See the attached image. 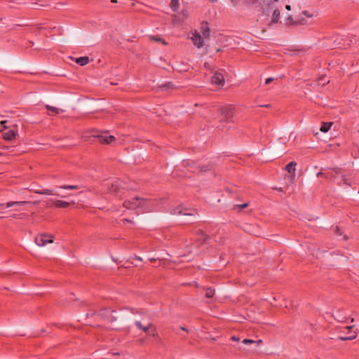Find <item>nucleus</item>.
Masks as SVG:
<instances>
[{
	"label": "nucleus",
	"instance_id": "18",
	"mask_svg": "<svg viewBox=\"0 0 359 359\" xmlns=\"http://www.w3.org/2000/svg\"><path fill=\"white\" fill-rule=\"evenodd\" d=\"M46 109L50 111L51 113H49L48 114L50 116L53 115V114H59L60 112L61 111H64L63 109H60L59 108H57V107H53V106H50L49 104H46Z\"/></svg>",
	"mask_w": 359,
	"mask_h": 359
},
{
	"label": "nucleus",
	"instance_id": "57",
	"mask_svg": "<svg viewBox=\"0 0 359 359\" xmlns=\"http://www.w3.org/2000/svg\"><path fill=\"white\" fill-rule=\"evenodd\" d=\"M316 256L317 258H319V256H318V254H316Z\"/></svg>",
	"mask_w": 359,
	"mask_h": 359
},
{
	"label": "nucleus",
	"instance_id": "43",
	"mask_svg": "<svg viewBox=\"0 0 359 359\" xmlns=\"http://www.w3.org/2000/svg\"><path fill=\"white\" fill-rule=\"evenodd\" d=\"M285 8H286L287 11H290V10H291V6H290V5H286Z\"/></svg>",
	"mask_w": 359,
	"mask_h": 359
},
{
	"label": "nucleus",
	"instance_id": "9",
	"mask_svg": "<svg viewBox=\"0 0 359 359\" xmlns=\"http://www.w3.org/2000/svg\"><path fill=\"white\" fill-rule=\"evenodd\" d=\"M211 83L219 88H222L225 84L224 75L221 72L215 71L211 76Z\"/></svg>",
	"mask_w": 359,
	"mask_h": 359
},
{
	"label": "nucleus",
	"instance_id": "41",
	"mask_svg": "<svg viewBox=\"0 0 359 359\" xmlns=\"http://www.w3.org/2000/svg\"><path fill=\"white\" fill-rule=\"evenodd\" d=\"M262 343V341L261 339L255 341V344H257V345H259V344H260Z\"/></svg>",
	"mask_w": 359,
	"mask_h": 359
},
{
	"label": "nucleus",
	"instance_id": "30",
	"mask_svg": "<svg viewBox=\"0 0 359 359\" xmlns=\"http://www.w3.org/2000/svg\"><path fill=\"white\" fill-rule=\"evenodd\" d=\"M245 4L250 5H255L256 4H259V1L258 0H244Z\"/></svg>",
	"mask_w": 359,
	"mask_h": 359
},
{
	"label": "nucleus",
	"instance_id": "2",
	"mask_svg": "<svg viewBox=\"0 0 359 359\" xmlns=\"http://www.w3.org/2000/svg\"><path fill=\"white\" fill-rule=\"evenodd\" d=\"M233 116V107L231 106H224L221 107L218 112L217 117L219 121L230 122Z\"/></svg>",
	"mask_w": 359,
	"mask_h": 359
},
{
	"label": "nucleus",
	"instance_id": "29",
	"mask_svg": "<svg viewBox=\"0 0 359 359\" xmlns=\"http://www.w3.org/2000/svg\"><path fill=\"white\" fill-rule=\"evenodd\" d=\"M63 189H78L79 188L77 185H65L60 187Z\"/></svg>",
	"mask_w": 359,
	"mask_h": 359
},
{
	"label": "nucleus",
	"instance_id": "36",
	"mask_svg": "<svg viewBox=\"0 0 359 359\" xmlns=\"http://www.w3.org/2000/svg\"><path fill=\"white\" fill-rule=\"evenodd\" d=\"M231 339L235 341H238L240 340V338L236 336H232L231 337Z\"/></svg>",
	"mask_w": 359,
	"mask_h": 359
},
{
	"label": "nucleus",
	"instance_id": "15",
	"mask_svg": "<svg viewBox=\"0 0 359 359\" xmlns=\"http://www.w3.org/2000/svg\"><path fill=\"white\" fill-rule=\"evenodd\" d=\"M18 134V132L15 130H10L8 132L4 133V138L7 140H13Z\"/></svg>",
	"mask_w": 359,
	"mask_h": 359
},
{
	"label": "nucleus",
	"instance_id": "14",
	"mask_svg": "<svg viewBox=\"0 0 359 359\" xmlns=\"http://www.w3.org/2000/svg\"><path fill=\"white\" fill-rule=\"evenodd\" d=\"M201 33L204 38L209 39L210 36V30L208 27V22H203L201 24Z\"/></svg>",
	"mask_w": 359,
	"mask_h": 359
},
{
	"label": "nucleus",
	"instance_id": "45",
	"mask_svg": "<svg viewBox=\"0 0 359 359\" xmlns=\"http://www.w3.org/2000/svg\"><path fill=\"white\" fill-rule=\"evenodd\" d=\"M324 175V173L321 172H319L318 173H317V176H323Z\"/></svg>",
	"mask_w": 359,
	"mask_h": 359
},
{
	"label": "nucleus",
	"instance_id": "54",
	"mask_svg": "<svg viewBox=\"0 0 359 359\" xmlns=\"http://www.w3.org/2000/svg\"><path fill=\"white\" fill-rule=\"evenodd\" d=\"M111 1L112 3H116V2H117V0H111Z\"/></svg>",
	"mask_w": 359,
	"mask_h": 359
},
{
	"label": "nucleus",
	"instance_id": "34",
	"mask_svg": "<svg viewBox=\"0 0 359 359\" xmlns=\"http://www.w3.org/2000/svg\"><path fill=\"white\" fill-rule=\"evenodd\" d=\"M150 39L153 41H161L162 39L159 37H157V36H150Z\"/></svg>",
	"mask_w": 359,
	"mask_h": 359
},
{
	"label": "nucleus",
	"instance_id": "47",
	"mask_svg": "<svg viewBox=\"0 0 359 359\" xmlns=\"http://www.w3.org/2000/svg\"><path fill=\"white\" fill-rule=\"evenodd\" d=\"M206 170H207V169H206V168H205V167H202V168H201V171H205Z\"/></svg>",
	"mask_w": 359,
	"mask_h": 359
},
{
	"label": "nucleus",
	"instance_id": "40",
	"mask_svg": "<svg viewBox=\"0 0 359 359\" xmlns=\"http://www.w3.org/2000/svg\"><path fill=\"white\" fill-rule=\"evenodd\" d=\"M335 231L337 234L341 235L340 230H339V227L336 226Z\"/></svg>",
	"mask_w": 359,
	"mask_h": 359
},
{
	"label": "nucleus",
	"instance_id": "10",
	"mask_svg": "<svg viewBox=\"0 0 359 359\" xmlns=\"http://www.w3.org/2000/svg\"><path fill=\"white\" fill-rule=\"evenodd\" d=\"M98 140L104 144H111L115 141V137L113 135H109L108 132L102 133L100 135L95 136Z\"/></svg>",
	"mask_w": 359,
	"mask_h": 359
},
{
	"label": "nucleus",
	"instance_id": "25",
	"mask_svg": "<svg viewBox=\"0 0 359 359\" xmlns=\"http://www.w3.org/2000/svg\"><path fill=\"white\" fill-rule=\"evenodd\" d=\"M357 336V334L355 332H353L351 333L348 337H339L338 339L341 341H346V340H352L355 339Z\"/></svg>",
	"mask_w": 359,
	"mask_h": 359
},
{
	"label": "nucleus",
	"instance_id": "59",
	"mask_svg": "<svg viewBox=\"0 0 359 359\" xmlns=\"http://www.w3.org/2000/svg\"><path fill=\"white\" fill-rule=\"evenodd\" d=\"M258 1H259L260 0H258Z\"/></svg>",
	"mask_w": 359,
	"mask_h": 359
},
{
	"label": "nucleus",
	"instance_id": "42",
	"mask_svg": "<svg viewBox=\"0 0 359 359\" xmlns=\"http://www.w3.org/2000/svg\"><path fill=\"white\" fill-rule=\"evenodd\" d=\"M338 44H339V43H334L333 45L330 46V47L331 48H336V47L338 46Z\"/></svg>",
	"mask_w": 359,
	"mask_h": 359
},
{
	"label": "nucleus",
	"instance_id": "5",
	"mask_svg": "<svg viewBox=\"0 0 359 359\" xmlns=\"http://www.w3.org/2000/svg\"><path fill=\"white\" fill-rule=\"evenodd\" d=\"M144 203V198L138 197V196H135L131 199L126 200L123 203V206L126 209L135 210L138 208L143 207Z\"/></svg>",
	"mask_w": 359,
	"mask_h": 359
},
{
	"label": "nucleus",
	"instance_id": "39",
	"mask_svg": "<svg viewBox=\"0 0 359 359\" xmlns=\"http://www.w3.org/2000/svg\"><path fill=\"white\" fill-rule=\"evenodd\" d=\"M6 121H1V125L4 127V128H6L7 127L6 126Z\"/></svg>",
	"mask_w": 359,
	"mask_h": 359
},
{
	"label": "nucleus",
	"instance_id": "17",
	"mask_svg": "<svg viewBox=\"0 0 359 359\" xmlns=\"http://www.w3.org/2000/svg\"><path fill=\"white\" fill-rule=\"evenodd\" d=\"M280 7L275 9L274 11L272 13V18H271V22L272 23H277L280 19Z\"/></svg>",
	"mask_w": 359,
	"mask_h": 359
},
{
	"label": "nucleus",
	"instance_id": "27",
	"mask_svg": "<svg viewBox=\"0 0 359 359\" xmlns=\"http://www.w3.org/2000/svg\"><path fill=\"white\" fill-rule=\"evenodd\" d=\"M180 4L179 0H171L170 2V7L173 11H177L179 8Z\"/></svg>",
	"mask_w": 359,
	"mask_h": 359
},
{
	"label": "nucleus",
	"instance_id": "33",
	"mask_svg": "<svg viewBox=\"0 0 359 359\" xmlns=\"http://www.w3.org/2000/svg\"><path fill=\"white\" fill-rule=\"evenodd\" d=\"M248 205V203H243L241 205H235V208H238L243 209V208H246Z\"/></svg>",
	"mask_w": 359,
	"mask_h": 359
},
{
	"label": "nucleus",
	"instance_id": "16",
	"mask_svg": "<svg viewBox=\"0 0 359 359\" xmlns=\"http://www.w3.org/2000/svg\"><path fill=\"white\" fill-rule=\"evenodd\" d=\"M34 193L38 194H43V195H56V196L62 197V196H61L60 194H57V193H53V190L48 189H43V190H35Z\"/></svg>",
	"mask_w": 359,
	"mask_h": 359
},
{
	"label": "nucleus",
	"instance_id": "52",
	"mask_svg": "<svg viewBox=\"0 0 359 359\" xmlns=\"http://www.w3.org/2000/svg\"><path fill=\"white\" fill-rule=\"evenodd\" d=\"M149 260L151 261V262H154V261L156 260V259L155 258H150Z\"/></svg>",
	"mask_w": 359,
	"mask_h": 359
},
{
	"label": "nucleus",
	"instance_id": "24",
	"mask_svg": "<svg viewBox=\"0 0 359 359\" xmlns=\"http://www.w3.org/2000/svg\"><path fill=\"white\" fill-rule=\"evenodd\" d=\"M54 204L57 208H67L69 206V203L67 201L57 200L54 202Z\"/></svg>",
	"mask_w": 359,
	"mask_h": 359
},
{
	"label": "nucleus",
	"instance_id": "48",
	"mask_svg": "<svg viewBox=\"0 0 359 359\" xmlns=\"http://www.w3.org/2000/svg\"><path fill=\"white\" fill-rule=\"evenodd\" d=\"M353 327V325H351V326H347L346 328L348 329V330H351V328Z\"/></svg>",
	"mask_w": 359,
	"mask_h": 359
},
{
	"label": "nucleus",
	"instance_id": "19",
	"mask_svg": "<svg viewBox=\"0 0 359 359\" xmlns=\"http://www.w3.org/2000/svg\"><path fill=\"white\" fill-rule=\"evenodd\" d=\"M195 233L198 236L197 241H201L202 243H205L208 239V236L205 235L201 229L196 230Z\"/></svg>",
	"mask_w": 359,
	"mask_h": 359
},
{
	"label": "nucleus",
	"instance_id": "51",
	"mask_svg": "<svg viewBox=\"0 0 359 359\" xmlns=\"http://www.w3.org/2000/svg\"><path fill=\"white\" fill-rule=\"evenodd\" d=\"M32 6H32V8H35V6H36L37 4L32 3Z\"/></svg>",
	"mask_w": 359,
	"mask_h": 359
},
{
	"label": "nucleus",
	"instance_id": "4",
	"mask_svg": "<svg viewBox=\"0 0 359 359\" xmlns=\"http://www.w3.org/2000/svg\"><path fill=\"white\" fill-rule=\"evenodd\" d=\"M316 13L313 11H303L299 17L297 18V23L299 25H309L313 22Z\"/></svg>",
	"mask_w": 359,
	"mask_h": 359
},
{
	"label": "nucleus",
	"instance_id": "46",
	"mask_svg": "<svg viewBox=\"0 0 359 359\" xmlns=\"http://www.w3.org/2000/svg\"><path fill=\"white\" fill-rule=\"evenodd\" d=\"M260 107H270V104L260 105Z\"/></svg>",
	"mask_w": 359,
	"mask_h": 359
},
{
	"label": "nucleus",
	"instance_id": "50",
	"mask_svg": "<svg viewBox=\"0 0 359 359\" xmlns=\"http://www.w3.org/2000/svg\"><path fill=\"white\" fill-rule=\"evenodd\" d=\"M343 181H344V182L345 184H347V180H346V178H343Z\"/></svg>",
	"mask_w": 359,
	"mask_h": 359
},
{
	"label": "nucleus",
	"instance_id": "58",
	"mask_svg": "<svg viewBox=\"0 0 359 359\" xmlns=\"http://www.w3.org/2000/svg\"><path fill=\"white\" fill-rule=\"evenodd\" d=\"M278 191H282V189L281 188L278 189Z\"/></svg>",
	"mask_w": 359,
	"mask_h": 359
},
{
	"label": "nucleus",
	"instance_id": "22",
	"mask_svg": "<svg viewBox=\"0 0 359 359\" xmlns=\"http://www.w3.org/2000/svg\"><path fill=\"white\" fill-rule=\"evenodd\" d=\"M89 62V58L88 57H80L76 59V62L81 66H84L87 65Z\"/></svg>",
	"mask_w": 359,
	"mask_h": 359
},
{
	"label": "nucleus",
	"instance_id": "37",
	"mask_svg": "<svg viewBox=\"0 0 359 359\" xmlns=\"http://www.w3.org/2000/svg\"><path fill=\"white\" fill-rule=\"evenodd\" d=\"M122 222H123V223H125V222H129V223H131V224H134V222H133V221L130 220V219H123V220H122Z\"/></svg>",
	"mask_w": 359,
	"mask_h": 359
},
{
	"label": "nucleus",
	"instance_id": "3",
	"mask_svg": "<svg viewBox=\"0 0 359 359\" xmlns=\"http://www.w3.org/2000/svg\"><path fill=\"white\" fill-rule=\"evenodd\" d=\"M135 325L136 327L142 330L144 332H145L148 336L154 337H155L156 336V330L154 325L148 321H140V320H135Z\"/></svg>",
	"mask_w": 359,
	"mask_h": 359
},
{
	"label": "nucleus",
	"instance_id": "28",
	"mask_svg": "<svg viewBox=\"0 0 359 359\" xmlns=\"http://www.w3.org/2000/svg\"><path fill=\"white\" fill-rule=\"evenodd\" d=\"M215 294V290L212 287H208L206 289L205 297L207 298H212Z\"/></svg>",
	"mask_w": 359,
	"mask_h": 359
},
{
	"label": "nucleus",
	"instance_id": "49",
	"mask_svg": "<svg viewBox=\"0 0 359 359\" xmlns=\"http://www.w3.org/2000/svg\"><path fill=\"white\" fill-rule=\"evenodd\" d=\"M218 0H209V1L212 2V3H214V2H217Z\"/></svg>",
	"mask_w": 359,
	"mask_h": 359
},
{
	"label": "nucleus",
	"instance_id": "13",
	"mask_svg": "<svg viewBox=\"0 0 359 359\" xmlns=\"http://www.w3.org/2000/svg\"><path fill=\"white\" fill-rule=\"evenodd\" d=\"M27 203L38 204V202H29V201H10L5 203V206L7 208L14 207V210H19L18 207L22 206Z\"/></svg>",
	"mask_w": 359,
	"mask_h": 359
},
{
	"label": "nucleus",
	"instance_id": "23",
	"mask_svg": "<svg viewBox=\"0 0 359 359\" xmlns=\"http://www.w3.org/2000/svg\"><path fill=\"white\" fill-rule=\"evenodd\" d=\"M332 125V122H323L322 123L320 130L323 133H327L330 130Z\"/></svg>",
	"mask_w": 359,
	"mask_h": 359
},
{
	"label": "nucleus",
	"instance_id": "32",
	"mask_svg": "<svg viewBox=\"0 0 359 359\" xmlns=\"http://www.w3.org/2000/svg\"><path fill=\"white\" fill-rule=\"evenodd\" d=\"M180 15H182L183 18H186L189 15V13L187 11L184 10L180 13Z\"/></svg>",
	"mask_w": 359,
	"mask_h": 359
},
{
	"label": "nucleus",
	"instance_id": "35",
	"mask_svg": "<svg viewBox=\"0 0 359 359\" xmlns=\"http://www.w3.org/2000/svg\"><path fill=\"white\" fill-rule=\"evenodd\" d=\"M272 81H273V78L270 77L266 79L265 84H269Z\"/></svg>",
	"mask_w": 359,
	"mask_h": 359
},
{
	"label": "nucleus",
	"instance_id": "7",
	"mask_svg": "<svg viewBox=\"0 0 359 359\" xmlns=\"http://www.w3.org/2000/svg\"><path fill=\"white\" fill-rule=\"evenodd\" d=\"M34 242L39 247H44L48 243H53V236L46 233H39L35 236Z\"/></svg>",
	"mask_w": 359,
	"mask_h": 359
},
{
	"label": "nucleus",
	"instance_id": "38",
	"mask_svg": "<svg viewBox=\"0 0 359 359\" xmlns=\"http://www.w3.org/2000/svg\"><path fill=\"white\" fill-rule=\"evenodd\" d=\"M231 2L233 4V6L237 5V4L239 2L240 0H230Z\"/></svg>",
	"mask_w": 359,
	"mask_h": 359
},
{
	"label": "nucleus",
	"instance_id": "20",
	"mask_svg": "<svg viewBox=\"0 0 359 359\" xmlns=\"http://www.w3.org/2000/svg\"><path fill=\"white\" fill-rule=\"evenodd\" d=\"M329 82L330 80L326 76H322L318 79L317 85L324 86L326 83H328Z\"/></svg>",
	"mask_w": 359,
	"mask_h": 359
},
{
	"label": "nucleus",
	"instance_id": "56",
	"mask_svg": "<svg viewBox=\"0 0 359 359\" xmlns=\"http://www.w3.org/2000/svg\"><path fill=\"white\" fill-rule=\"evenodd\" d=\"M181 329H182V330L187 331V330L185 328H184V327H181Z\"/></svg>",
	"mask_w": 359,
	"mask_h": 359
},
{
	"label": "nucleus",
	"instance_id": "21",
	"mask_svg": "<svg viewBox=\"0 0 359 359\" xmlns=\"http://www.w3.org/2000/svg\"><path fill=\"white\" fill-rule=\"evenodd\" d=\"M296 165L297 163L294 161H291L286 165L285 169L289 173H294Z\"/></svg>",
	"mask_w": 359,
	"mask_h": 359
},
{
	"label": "nucleus",
	"instance_id": "44",
	"mask_svg": "<svg viewBox=\"0 0 359 359\" xmlns=\"http://www.w3.org/2000/svg\"><path fill=\"white\" fill-rule=\"evenodd\" d=\"M135 258L136 259L139 260V261H142V257H139V256H136Z\"/></svg>",
	"mask_w": 359,
	"mask_h": 359
},
{
	"label": "nucleus",
	"instance_id": "6",
	"mask_svg": "<svg viewBox=\"0 0 359 359\" xmlns=\"http://www.w3.org/2000/svg\"><path fill=\"white\" fill-rule=\"evenodd\" d=\"M278 7H280L278 0H264L262 13L264 15L269 16V15Z\"/></svg>",
	"mask_w": 359,
	"mask_h": 359
},
{
	"label": "nucleus",
	"instance_id": "31",
	"mask_svg": "<svg viewBox=\"0 0 359 359\" xmlns=\"http://www.w3.org/2000/svg\"><path fill=\"white\" fill-rule=\"evenodd\" d=\"M242 344H255V341L252 339H245L242 341Z\"/></svg>",
	"mask_w": 359,
	"mask_h": 359
},
{
	"label": "nucleus",
	"instance_id": "55",
	"mask_svg": "<svg viewBox=\"0 0 359 359\" xmlns=\"http://www.w3.org/2000/svg\"><path fill=\"white\" fill-rule=\"evenodd\" d=\"M12 217L15 218V217H17V215H13L12 216Z\"/></svg>",
	"mask_w": 359,
	"mask_h": 359
},
{
	"label": "nucleus",
	"instance_id": "53",
	"mask_svg": "<svg viewBox=\"0 0 359 359\" xmlns=\"http://www.w3.org/2000/svg\"><path fill=\"white\" fill-rule=\"evenodd\" d=\"M18 2V4H21L22 2V0H17Z\"/></svg>",
	"mask_w": 359,
	"mask_h": 359
},
{
	"label": "nucleus",
	"instance_id": "26",
	"mask_svg": "<svg viewBox=\"0 0 359 359\" xmlns=\"http://www.w3.org/2000/svg\"><path fill=\"white\" fill-rule=\"evenodd\" d=\"M286 20L290 25H299V24L297 23V18L294 20L291 15L287 17Z\"/></svg>",
	"mask_w": 359,
	"mask_h": 359
},
{
	"label": "nucleus",
	"instance_id": "1",
	"mask_svg": "<svg viewBox=\"0 0 359 359\" xmlns=\"http://www.w3.org/2000/svg\"><path fill=\"white\" fill-rule=\"evenodd\" d=\"M106 185L108 187L109 192L117 196H121L123 190L127 189H134L133 187H128L126 184V183H123L119 180L111 181L107 183Z\"/></svg>",
	"mask_w": 359,
	"mask_h": 359
},
{
	"label": "nucleus",
	"instance_id": "12",
	"mask_svg": "<svg viewBox=\"0 0 359 359\" xmlns=\"http://www.w3.org/2000/svg\"><path fill=\"white\" fill-rule=\"evenodd\" d=\"M190 39L197 48H200L203 46V37L199 33L196 32L192 33Z\"/></svg>",
	"mask_w": 359,
	"mask_h": 359
},
{
	"label": "nucleus",
	"instance_id": "11",
	"mask_svg": "<svg viewBox=\"0 0 359 359\" xmlns=\"http://www.w3.org/2000/svg\"><path fill=\"white\" fill-rule=\"evenodd\" d=\"M116 314V312L115 311H110L108 309L103 310L100 313V315H102L106 320L111 323L117 320L118 317Z\"/></svg>",
	"mask_w": 359,
	"mask_h": 359
},
{
	"label": "nucleus",
	"instance_id": "8",
	"mask_svg": "<svg viewBox=\"0 0 359 359\" xmlns=\"http://www.w3.org/2000/svg\"><path fill=\"white\" fill-rule=\"evenodd\" d=\"M195 212L194 210L189 209L188 208H186L183 206L182 205H180L175 208H173L170 210V214L173 215H188V216H194Z\"/></svg>",
	"mask_w": 359,
	"mask_h": 359
}]
</instances>
